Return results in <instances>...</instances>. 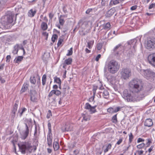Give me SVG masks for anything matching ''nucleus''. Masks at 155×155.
I'll return each instance as SVG.
<instances>
[{"instance_id":"nucleus-1","label":"nucleus","mask_w":155,"mask_h":155,"mask_svg":"<svg viewBox=\"0 0 155 155\" xmlns=\"http://www.w3.org/2000/svg\"><path fill=\"white\" fill-rule=\"evenodd\" d=\"M128 86L130 91L135 93H138L143 89L141 81L137 78L131 80L129 83Z\"/></svg>"},{"instance_id":"nucleus-2","label":"nucleus","mask_w":155,"mask_h":155,"mask_svg":"<svg viewBox=\"0 0 155 155\" xmlns=\"http://www.w3.org/2000/svg\"><path fill=\"white\" fill-rule=\"evenodd\" d=\"M120 65L118 63L114 60H111L108 62H106L104 68V72L105 74L107 73V69L110 73L115 74L118 71Z\"/></svg>"},{"instance_id":"nucleus-3","label":"nucleus","mask_w":155,"mask_h":155,"mask_svg":"<svg viewBox=\"0 0 155 155\" xmlns=\"http://www.w3.org/2000/svg\"><path fill=\"white\" fill-rule=\"evenodd\" d=\"M134 93L125 89L123 91L121 95L125 101L127 102H134L137 100V96Z\"/></svg>"},{"instance_id":"nucleus-4","label":"nucleus","mask_w":155,"mask_h":155,"mask_svg":"<svg viewBox=\"0 0 155 155\" xmlns=\"http://www.w3.org/2000/svg\"><path fill=\"white\" fill-rule=\"evenodd\" d=\"M14 18L15 14L11 11H8L6 15L1 18L0 21L4 27L6 25L12 23Z\"/></svg>"},{"instance_id":"nucleus-5","label":"nucleus","mask_w":155,"mask_h":155,"mask_svg":"<svg viewBox=\"0 0 155 155\" xmlns=\"http://www.w3.org/2000/svg\"><path fill=\"white\" fill-rule=\"evenodd\" d=\"M140 73L147 79L151 82H155V73L150 69H141Z\"/></svg>"},{"instance_id":"nucleus-6","label":"nucleus","mask_w":155,"mask_h":155,"mask_svg":"<svg viewBox=\"0 0 155 155\" xmlns=\"http://www.w3.org/2000/svg\"><path fill=\"white\" fill-rule=\"evenodd\" d=\"M137 38L131 40L128 42L129 45L131 47L128 53V55L130 57H131L135 55L136 51V47L138 43Z\"/></svg>"},{"instance_id":"nucleus-7","label":"nucleus","mask_w":155,"mask_h":155,"mask_svg":"<svg viewBox=\"0 0 155 155\" xmlns=\"http://www.w3.org/2000/svg\"><path fill=\"white\" fill-rule=\"evenodd\" d=\"M145 47L147 49L152 50L155 48V38L149 37L148 38Z\"/></svg>"},{"instance_id":"nucleus-8","label":"nucleus","mask_w":155,"mask_h":155,"mask_svg":"<svg viewBox=\"0 0 155 155\" xmlns=\"http://www.w3.org/2000/svg\"><path fill=\"white\" fill-rule=\"evenodd\" d=\"M121 78L124 80L128 79L131 75V70L128 68L123 69L121 72Z\"/></svg>"},{"instance_id":"nucleus-9","label":"nucleus","mask_w":155,"mask_h":155,"mask_svg":"<svg viewBox=\"0 0 155 155\" xmlns=\"http://www.w3.org/2000/svg\"><path fill=\"white\" fill-rule=\"evenodd\" d=\"M31 147V144L28 142L23 143L20 147L21 152L23 154L25 153L26 150H29Z\"/></svg>"},{"instance_id":"nucleus-10","label":"nucleus","mask_w":155,"mask_h":155,"mask_svg":"<svg viewBox=\"0 0 155 155\" xmlns=\"http://www.w3.org/2000/svg\"><path fill=\"white\" fill-rule=\"evenodd\" d=\"M91 24L90 21H84L82 20H80L78 23L79 27L84 29L88 27L89 24Z\"/></svg>"},{"instance_id":"nucleus-11","label":"nucleus","mask_w":155,"mask_h":155,"mask_svg":"<svg viewBox=\"0 0 155 155\" xmlns=\"http://www.w3.org/2000/svg\"><path fill=\"white\" fill-rule=\"evenodd\" d=\"M122 47L120 44L117 45L114 49L113 53L116 56H119L122 52Z\"/></svg>"},{"instance_id":"nucleus-12","label":"nucleus","mask_w":155,"mask_h":155,"mask_svg":"<svg viewBox=\"0 0 155 155\" xmlns=\"http://www.w3.org/2000/svg\"><path fill=\"white\" fill-rule=\"evenodd\" d=\"M148 60L150 64L155 67V53L149 55L148 57Z\"/></svg>"},{"instance_id":"nucleus-13","label":"nucleus","mask_w":155,"mask_h":155,"mask_svg":"<svg viewBox=\"0 0 155 155\" xmlns=\"http://www.w3.org/2000/svg\"><path fill=\"white\" fill-rule=\"evenodd\" d=\"M96 106L94 107H92L91 105L88 103H86L85 105V108L88 110L92 114L95 112L96 111L95 108Z\"/></svg>"},{"instance_id":"nucleus-14","label":"nucleus","mask_w":155,"mask_h":155,"mask_svg":"<svg viewBox=\"0 0 155 155\" xmlns=\"http://www.w3.org/2000/svg\"><path fill=\"white\" fill-rule=\"evenodd\" d=\"M122 107H110L107 109V112L110 113H116L120 110Z\"/></svg>"},{"instance_id":"nucleus-15","label":"nucleus","mask_w":155,"mask_h":155,"mask_svg":"<svg viewBox=\"0 0 155 155\" xmlns=\"http://www.w3.org/2000/svg\"><path fill=\"white\" fill-rule=\"evenodd\" d=\"M100 94L99 96L100 97H101V95L103 97L107 99L109 97V93L107 90H105L103 92L101 91L99 92Z\"/></svg>"},{"instance_id":"nucleus-16","label":"nucleus","mask_w":155,"mask_h":155,"mask_svg":"<svg viewBox=\"0 0 155 155\" xmlns=\"http://www.w3.org/2000/svg\"><path fill=\"white\" fill-rule=\"evenodd\" d=\"M61 92L59 90H53L50 91L48 94V96L49 97H50L54 94L57 96H59L61 94Z\"/></svg>"},{"instance_id":"nucleus-17","label":"nucleus","mask_w":155,"mask_h":155,"mask_svg":"<svg viewBox=\"0 0 155 155\" xmlns=\"http://www.w3.org/2000/svg\"><path fill=\"white\" fill-rule=\"evenodd\" d=\"M26 130L24 133L21 136V138L23 139H25L28 136L29 134L28 127L27 124H25Z\"/></svg>"},{"instance_id":"nucleus-18","label":"nucleus","mask_w":155,"mask_h":155,"mask_svg":"<svg viewBox=\"0 0 155 155\" xmlns=\"http://www.w3.org/2000/svg\"><path fill=\"white\" fill-rule=\"evenodd\" d=\"M52 136L51 133H48L47 140L48 142V144L49 146L52 145Z\"/></svg>"},{"instance_id":"nucleus-19","label":"nucleus","mask_w":155,"mask_h":155,"mask_svg":"<svg viewBox=\"0 0 155 155\" xmlns=\"http://www.w3.org/2000/svg\"><path fill=\"white\" fill-rule=\"evenodd\" d=\"M53 146L55 150H57L59 149V146L58 143V138L54 139Z\"/></svg>"},{"instance_id":"nucleus-20","label":"nucleus","mask_w":155,"mask_h":155,"mask_svg":"<svg viewBox=\"0 0 155 155\" xmlns=\"http://www.w3.org/2000/svg\"><path fill=\"white\" fill-rule=\"evenodd\" d=\"M36 10L35 8L31 9L28 12V16L31 17H34L36 14Z\"/></svg>"},{"instance_id":"nucleus-21","label":"nucleus","mask_w":155,"mask_h":155,"mask_svg":"<svg viewBox=\"0 0 155 155\" xmlns=\"http://www.w3.org/2000/svg\"><path fill=\"white\" fill-rule=\"evenodd\" d=\"M72 61V59L71 58H69L65 60L63 64V68H65L66 65H70L71 64Z\"/></svg>"},{"instance_id":"nucleus-22","label":"nucleus","mask_w":155,"mask_h":155,"mask_svg":"<svg viewBox=\"0 0 155 155\" xmlns=\"http://www.w3.org/2000/svg\"><path fill=\"white\" fill-rule=\"evenodd\" d=\"M144 124L145 126L148 127L151 126L153 125L152 120L150 119H146L144 122Z\"/></svg>"},{"instance_id":"nucleus-23","label":"nucleus","mask_w":155,"mask_h":155,"mask_svg":"<svg viewBox=\"0 0 155 155\" xmlns=\"http://www.w3.org/2000/svg\"><path fill=\"white\" fill-rule=\"evenodd\" d=\"M18 104L15 103L14 106L12 111V116L14 118L15 116V113L16 112L18 108Z\"/></svg>"},{"instance_id":"nucleus-24","label":"nucleus","mask_w":155,"mask_h":155,"mask_svg":"<svg viewBox=\"0 0 155 155\" xmlns=\"http://www.w3.org/2000/svg\"><path fill=\"white\" fill-rule=\"evenodd\" d=\"M98 88V86H96L95 85H94L93 86V97H91L90 98V101H93L94 99V95L96 93V91L97 89V88Z\"/></svg>"},{"instance_id":"nucleus-25","label":"nucleus","mask_w":155,"mask_h":155,"mask_svg":"<svg viewBox=\"0 0 155 155\" xmlns=\"http://www.w3.org/2000/svg\"><path fill=\"white\" fill-rule=\"evenodd\" d=\"M115 12V10L114 8H112L108 11L106 14L107 17H109L112 15Z\"/></svg>"},{"instance_id":"nucleus-26","label":"nucleus","mask_w":155,"mask_h":155,"mask_svg":"<svg viewBox=\"0 0 155 155\" xmlns=\"http://www.w3.org/2000/svg\"><path fill=\"white\" fill-rule=\"evenodd\" d=\"M8 0H0V11L4 8L6 5V2Z\"/></svg>"},{"instance_id":"nucleus-27","label":"nucleus","mask_w":155,"mask_h":155,"mask_svg":"<svg viewBox=\"0 0 155 155\" xmlns=\"http://www.w3.org/2000/svg\"><path fill=\"white\" fill-rule=\"evenodd\" d=\"M116 77L114 76H112L108 80L112 84H115L116 82Z\"/></svg>"},{"instance_id":"nucleus-28","label":"nucleus","mask_w":155,"mask_h":155,"mask_svg":"<svg viewBox=\"0 0 155 155\" xmlns=\"http://www.w3.org/2000/svg\"><path fill=\"white\" fill-rule=\"evenodd\" d=\"M72 130V128L70 125H66L64 129L63 128H61V130L62 131L64 132L65 131H69Z\"/></svg>"},{"instance_id":"nucleus-29","label":"nucleus","mask_w":155,"mask_h":155,"mask_svg":"<svg viewBox=\"0 0 155 155\" xmlns=\"http://www.w3.org/2000/svg\"><path fill=\"white\" fill-rule=\"evenodd\" d=\"M28 85L27 83H25L22 86L21 92L22 93L25 92L28 89Z\"/></svg>"},{"instance_id":"nucleus-30","label":"nucleus","mask_w":155,"mask_h":155,"mask_svg":"<svg viewBox=\"0 0 155 155\" xmlns=\"http://www.w3.org/2000/svg\"><path fill=\"white\" fill-rule=\"evenodd\" d=\"M103 28L106 30H108L110 28V25L109 22H107L106 24H104L103 25Z\"/></svg>"},{"instance_id":"nucleus-31","label":"nucleus","mask_w":155,"mask_h":155,"mask_svg":"<svg viewBox=\"0 0 155 155\" xmlns=\"http://www.w3.org/2000/svg\"><path fill=\"white\" fill-rule=\"evenodd\" d=\"M23 58L22 56H18L15 59L14 61L15 63L19 64L22 60Z\"/></svg>"},{"instance_id":"nucleus-32","label":"nucleus","mask_w":155,"mask_h":155,"mask_svg":"<svg viewBox=\"0 0 155 155\" xmlns=\"http://www.w3.org/2000/svg\"><path fill=\"white\" fill-rule=\"evenodd\" d=\"M41 29L43 30H46L48 28V26L46 23L43 22L41 25Z\"/></svg>"},{"instance_id":"nucleus-33","label":"nucleus","mask_w":155,"mask_h":155,"mask_svg":"<svg viewBox=\"0 0 155 155\" xmlns=\"http://www.w3.org/2000/svg\"><path fill=\"white\" fill-rule=\"evenodd\" d=\"M27 109L25 108H22L21 109H19L18 111V113L19 114L20 116H21L22 114Z\"/></svg>"},{"instance_id":"nucleus-34","label":"nucleus","mask_w":155,"mask_h":155,"mask_svg":"<svg viewBox=\"0 0 155 155\" xmlns=\"http://www.w3.org/2000/svg\"><path fill=\"white\" fill-rule=\"evenodd\" d=\"M94 43V40L91 41L87 43V47H88L89 49H91L92 48Z\"/></svg>"},{"instance_id":"nucleus-35","label":"nucleus","mask_w":155,"mask_h":155,"mask_svg":"<svg viewBox=\"0 0 155 155\" xmlns=\"http://www.w3.org/2000/svg\"><path fill=\"white\" fill-rule=\"evenodd\" d=\"M120 3L119 0H111L110 2V4L111 5H116Z\"/></svg>"},{"instance_id":"nucleus-36","label":"nucleus","mask_w":155,"mask_h":155,"mask_svg":"<svg viewBox=\"0 0 155 155\" xmlns=\"http://www.w3.org/2000/svg\"><path fill=\"white\" fill-rule=\"evenodd\" d=\"M18 45H16L14 47V49L13 51V53L14 54H16L17 53L18 49Z\"/></svg>"},{"instance_id":"nucleus-37","label":"nucleus","mask_w":155,"mask_h":155,"mask_svg":"<svg viewBox=\"0 0 155 155\" xmlns=\"http://www.w3.org/2000/svg\"><path fill=\"white\" fill-rule=\"evenodd\" d=\"M46 81V76L45 74L43 75L42 77V84L44 86L45 84Z\"/></svg>"},{"instance_id":"nucleus-38","label":"nucleus","mask_w":155,"mask_h":155,"mask_svg":"<svg viewBox=\"0 0 155 155\" xmlns=\"http://www.w3.org/2000/svg\"><path fill=\"white\" fill-rule=\"evenodd\" d=\"M54 82L58 84H61V80L60 78L55 77L54 78Z\"/></svg>"},{"instance_id":"nucleus-39","label":"nucleus","mask_w":155,"mask_h":155,"mask_svg":"<svg viewBox=\"0 0 155 155\" xmlns=\"http://www.w3.org/2000/svg\"><path fill=\"white\" fill-rule=\"evenodd\" d=\"M30 81L31 83L33 84H35L36 83V80L34 76L31 77L30 78Z\"/></svg>"},{"instance_id":"nucleus-40","label":"nucleus","mask_w":155,"mask_h":155,"mask_svg":"<svg viewBox=\"0 0 155 155\" xmlns=\"http://www.w3.org/2000/svg\"><path fill=\"white\" fill-rule=\"evenodd\" d=\"M58 38V35L56 34H54L52 37L51 40L53 43L55 41L57 40Z\"/></svg>"},{"instance_id":"nucleus-41","label":"nucleus","mask_w":155,"mask_h":155,"mask_svg":"<svg viewBox=\"0 0 155 155\" xmlns=\"http://www.w3.org/2000/svg\"><path fill=\"white\" fill-rule=\"evenodd\" d=\"M111 145L109 143L108 144L106 148L104 150V153H106L109 150L111 149Z\"/></svg>"},{"instance_id":"nucleus-42","label":"nucleus","mask_w":155,"mask_h":155,"mask_svg":"<svg viewBox=\"0 0 155 155\" xmlns=\"http://www.w3.org/2000/svg\"><path fill=\"white\" fill-rule=\"evenodd\" d=\"M59 22L60 25H63L64 23V19L62 18L61 15L59 18Z\"/></svg>"},{"instance_id":"nucleus-43","label":"nucleus","mask_w":155,"mask_h":155,"mask_svg":"<svg viewBox=\"0 0 155 155\" xmlns=\"http://www.w3.org/2000/svg\"><path fill=\"white\" fill-rule=\"evenodd\" d=\"M145 146V144L144 143H142L140 144L137 146V147L138 149H141L143 148Z\"/></svg>"},{"instance_id":"nucleus-44","label":"nucleus","mask_w":155,"mask_h":155,"mask_svg":"<svg viewBox=\"0 0 155 155\" xmlns=\"http://www.w3.org/2000/svg\"><path fill=\"white\" fill-rule=\"evenodd\" d=\"M68 52L66 54L67 56H70L73 53V48H71L70 49L68 50Z\"/></svg>"},{"instance_id":"nucleus-45","label":"nucleus","mask_w":155,"mask_h":155,"mask_svg":"<svg viewBox=\"0 0 155 155\" xmlns=\"http://www.w3.org/2000/svg\"><path fill=\"white\" fill-rule=\"evenodd\" d=\"M112 122L116 123L117 122V114H116L114 115L112 118Z\"/></svg>"},{"instance_id":"nucleus-46","label":"nucleus","mask_w":155,"mask_h":155,"mask_svg":"<svg viewBox=\"0 0 155 155\" xmlns=\"http://www.w3.org/2000/svg\"><path fill=\"white\" fill-rule=\"evenodd\" d=\"M129 142L130 143L133 139V136L132 134V133H130V134L129 135Z\"/></svg>"},{"instance_id":"nucleus-47","label":"nucleus","mask_w":155,"mask_h":155,"mask_svg":"<svg viewBox=\"0 0 155 155\" xmlns=\"http://www.w3.org/2000/svg\"><path fill=\"white\" fill-rule=\"evenodd\" d=\"M31 100L33 102H36L37 101V99L36 97L33 96H31Z\"/></svg>"},{"instance_id":"nucleus-48","label":"nucleus","mask_w":155,"mask_h":155,"mask_svg":"<svg viewBox=\"0 0 155 155\" xmlns=\"http://www.w3.org/2000/svg\"><path fill=\"white\" fill-rule=\"evenodd\" d=\"M147 147H148L150 146V144L152 143V139L150 138H148L147 139Z\"/></svg>"},{"instance_id":"nucleus-49","label":"nucleus","mask_w":155,"mask_h":155,"mask_svg":"<svg viewBox=\"0 0 155 155\" xmlns=\"http://www.w3.org/2000/svg\"><path fill=\"white\" fill-rule=\"evenodd\" d=\"M48 133H51V125L50 122H48Z\"/></svg>"},{"instance_id":"nucleus-50","label":"nucleus","mask_w":155,"mask_h":155,"mask_svg":"<svg viewBox=\"0 0 155 155\" xmlns=\"http://www.w3.org/2000/svg\"><path fill=\"white\" fill-rule=\"evenodd\" d=\"M102 46V44L101 43H98L97 44V48L98 50H100L101 49Z\"/></svg>"},{"instance_id":"nucleus-51","label":"nucleus","mask_w":155,"mask_h":155,"mask_svg":"<svg viewBox=\"0 0 155 155\" xmlns=\"http://www.w3.org/2000/svg\"><path fill=\"white\" fill-rule=\"evenodd\" d=\"M63 41V40L61 38H59L58 39V41L57 43V45L58 46V47L60 46L61 44H62V43Z\"/></svg>"},{"instance_id":"nucleus-52","label":"nucleus","mask_w":155,"mask_h":155,"mask_svg":"<svg viewBox=\"0 0 155 155\" xmlns=\"http://www.w3.org/2000/svg\"><path fill=\"white\" fill-rule=\"evenodd\" d=\"M37 94V92L36 91L33 90L31 91V96H34L36 97Z\"/></svg>"},{"instance_id":"nucleus-53","label":"nucleus","mask_w":155,"mask_h":155,"mask_svg":"<svg viewBox=\"0 0 155 155\" xmlns=\"http://www.w3.org/2000/svg\"><path fill=\"white\" fill-rule=\"evenodd\" d=\"M144 151L143 150H137L136 152V153L138 155H141L143 154Z\"/></svg>"},{"instance_id":"nucleus-54","label":"nucleus","mask_w":155,"mask_h":155,"mask_svg":"<svg viewBox=\"0 0 155 155\" xmlns=\"http://www.w3.org/2000/svg\"><path fill=\"white\" fill-rule=\"evenodd\" d=\"M123 140V138H121L119 139V140L117 141L116 143V145H119L122 142Z\"/></svg>"},{"instance_id":"nucleus-55","label":"nucleus","mask_w":155,"mask_h":155,"mask_svg":"<svg viewBox=\"0 0 155 155\" xmlns=\"http://www.w3.org/2000/svg\"><path fill=\"white\" fill-rule=\"evenodd\" d=\"M52 115L51 112V110H49L47 115V117L49 118Z\"/></svg>"},{"instance_id":"nucleus-56","label":"nucleus","mask_w":155,"mask_h":155,"mask_svg":"<svg viewBox=\"0 0 155 155\" xmlns=\"http://www.w3.org/2000/svg\"><path fill=\"white\" fill-rule=\"evenodd\" d=\"M144 140L143 139L141 138H138L137 140V143H139L141 142H144Z\"/></svg>"},{"instance_id":"nucleus-57","label":"nucleus","mask_w":155,"mask_h":155,"mask_svg":"<svg viewBox=\"0 0 155 155\" xmlns=\"http://www.w3.org/2000/svg\"><path fill=\"white\" fill-rule=\"evenodd\" d=\"M155 7V3L150 4L149 7V9H151Z\"/></svg>"},{"instance_id":"nucleus-58","label":"nucleus","mask_w":155,"mask_h":155,"mask_svg":"<svg viewBox=\"0 0 155 155\" xmlns=\"http://www.w3.org/2000/svg\"><path fill=\"white\" fill-rule=\"evenodd\" d=\"M6 62H9L10 60L11 56L9 55H7L6 57Z\"/></svg>"},{"instance_id":"nucleus-59","label":"nucleus","mask_w":155,"mask_h":155,"mask_svg":"<svg viewBox=\"0 0 155 155\" xmlns=\"http://www.w3.org/2000/svg\"><path fill=\"white\" fill-rule=\"evenodd\" d=\"M137 6L136 5L132 6L130 8L131 10L132 11L134 10L137 8Z\"/></svg>"},{"instance_id":"nucleus-60","label":"nucleus","mask_w":155,"mask_h":155,"mask_svg":"<svg viewBox=\"0 0 155 155\" xmlns=\"http://www.w3.org/2000/svg\"><path fill=\"white\" fill-rule=\"evenodd\" d=\"M101 55L100 54H98L95 60L97 61H99V59L101 58Z\"/></svg>"},{"instance_id":"nucleus-61","label":"nucleus","mask_w":155,"mask_h":155,"mask_svg":"<svg viewBox=\"0 0 155 155\" xmlns=\"http://www.w3.org/2000/svg\"><path fill=\"white\" fill-rule=\"evenodd\" d=\"M153 146H151L148 149V151L149 153H150L151 151L152 150L153 148Z\"/></svg>"},{"instance_id":"nucleus-62","label":"nucleus","mask_w":155,"mask_h":155,"mask_svg":"<svg viewBox=\"0 0 155 155\" xmlns=\"http://www.w3.org/2000/svg\"><path fill=\"white\" fill-rule=\"evenodd\" d=\"M49 16L50 18L51 19L54 16V15L53 14V13H50L49 14Z\"/></svg>"},{"instance_id":"nucleus-63","label":"nucleus","mask_w":155,"mask_h":155,"mask_svg":"<svg viewBox=\"0 0 155 155\" xmlns=\"http://www.w3.org/2000/svg\"><path fill=\"white\" fill-rule=\"evenodd\" d=\"M4 65V64H0V70H2L3 69Z\"/></svg>"},{"instance_id":"nucleus-64","label":"nucleus","mask_w":155,"mask_h":155,"mask_svg":"<svg viewBox=\"0 0 155 155\" xmlns=\"http://www.w3.org/2000/svg\"><path fill=\"white\" fill-rule=\"evenodd\" d=\"M92 10V9H88L86 11V13L88 14Z\"/></svg>"}]
</instances>
